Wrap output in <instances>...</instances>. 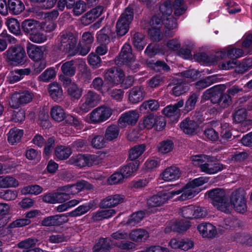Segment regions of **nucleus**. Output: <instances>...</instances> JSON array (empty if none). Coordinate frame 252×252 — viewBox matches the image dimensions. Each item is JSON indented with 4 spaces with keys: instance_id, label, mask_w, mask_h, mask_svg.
<instances>
[{
    "instance_id": "55",
    "label": "nucleus",
    "mask_w": 252,
    "mask_h": 252,
    "mask_svg": "<svg viewBox=\"0 0 252 252\" xmlns=\"http://www.w3.org/2000/svg\"><path fill=\"white\" fill-rule=\"evenodd\" d=\"M2 176V188H16L19 182L15 178L10 176Z\"/></svg>"
},
{
    "instance_id": "39",
    "label": "nucleus",
    "mask_w": 252,
    "mask_h": 252,
    "mask_svg": "<svg viewBox=\"0 0 252 252\" xmlns=\"http://www.w3.org/2000/svg\"><path fill=\"white\" fill-rule=\"evenodd\" d=\"M116 213L114 209L99 210L93 214L92 218L94 221H100L104 219H109Z\"/></svg>"
},
{
    "instance_id": "30",
    "label": "nucleus",
    "mask_w": 252,
    "mask_h": 252,
    "mask_svg": "<svg viewBox=\"0 0 252 252\" xmlns=\"http://www.w3.org/2000/svg\"><path fill=\"white\" fill-rule=\"evenodd\" d=\"M111 238H101L93 247L94 252H110Z\"/></svg>"
},
{
    "instance_id": "38",
    "label": "nucleus",
    "mask_w": 252,
    "mask_h": 252,
    "mask_svg": "<svg viewBox=\"0 0 252 252\" xmlns=\"http://www.w3.org/2000/svg\"><path fill=\"white\" fill-rule=\"evenodd\" d=\"M145 150L146 146L144 144H140L134 146L131 148L129 151L128 159L131 160V162L139 161L137 158Z\"/></svg>"
},
{
    "instance_id": "64",
    "label": "nucleus",
    "mask_w": 252,
    "mask_h": 252,
    "mask_svg": "<svg viewBox=\"0 0 252 252\" xmlns=\"http://www.w3.org/2000/svg\"><path fill=\"white\" fill-rule=\"evenodd\" d=\"M18 195V192L14 189H6L0 192V197L6 201H11L15 199Z\"/></svg>"
},
{
    "instance_id": "43",
    "label": "nucleus",
    "mask_w": 252,
    "mask_h": 252,
    "mask_svg": "<svg viewBox=\"0 0 252 252\" xmlns=\"http://www.w3.org/2000/svg\"><path fill=\"white\" fill-rule=\"evenodd\" d=\"M174 147V144L172 140L166 139L159 142L157 148L158 151L161 154H167L171 152Z\"/></svg>"
},
{
    "instance_id": "28",
    "label": "nucleus",
    "mask_w": 252,
    "mask_h": 252,
    "mask_svg": "<svg viewBox=\"0 0 252 252\" xmlns=\"http://www.w3.org/2000/svg\"><path fill=\"white\" fill-rule=\"evenodd\" d=\"M97 96L92 92H89L85 101L81 105L80 108L85 112H87L92 108L95 107L97 104Z\"/></svg>"
},
{
    "instance_id": "6",
    "label": "nucleus",
    "mask_w": 252,
    "mask_h": 252,
    "mask_svg": "<svg viewBox=\"0 0 252 252\" xmlns=\"http://www.w3.org/2000/svg\"><path fill=\"white\" fill-rule=\"evenodd\" d=\"M208 197L211 200L212 204L218 209L226 208L228 205V199L224 190L220 188H215L207 191Z\"/></svg>"
},
{
    "instance_id": "13",
    "label": "nucleus",
    "mask_w": 252,
    "mask_h": 252,
    "mask_svg": "<svg viewBox=\"0 0 252 252\" xmlns=\"http://www.w3.org/2000/svg\"><path fill=\"white\" fill-rule=\"evenodd\" d=\"M41 197L42 201L45 203L55 204L64 202L69 196L68 194L64 192H50L44 193Z\"/></svg>"
},
{
    "instance_id": "10",
    "label": "nucleus",
    "mask_w": 252,
    "mask_h": 252,
    "mask_svg": "<svg viewBox=\"0 0 252 252\" xmlns=\"http://www.w3.org/2000/svg\"><path fill=\"white\" fill-rule=\"evenodd\" d=\"M125 73L118 67H111L107 70L104 74V78L110 85H119L125 81Z\"/></svg>"
},
{
    "instance_id": "26",
    "label": "nucleus",
    "mask_w": 252,
    "mask_h": 252,
    "mask_svg": "<svg viewBox=\"0 0 252 252\" xmlns=\"http://www.w3.org/2000/svg\"><path fill=\"white\" fill-rule=\"evenodd\" d=\"M49 93L55 102H59L63 99V92L62 87L57 82H53L49 85Z\"/></svg>"
},
{
    "instance_id": "3",
    "label": "nucleus",
    "mask_w": 252,
    "mask_h": 252,
    "mask_svg": "<svg viewBox=\"0 0 252 252\" xmlns=\"http://www.w3.org/2000/svg\"><path fill=\"white\" fill-rule=\"evenodd\" d=\"M3 57L9 64L15 66L24 65L27 58L24 48L18 44L9 46Z\"/></svg>"
},
{
    "instance_id": "50",
    "label": "nucleus",
    "mask_w": 252,
    "mask_h": 252,
    "mask_svg": "<svg viewBox=\"0 0 252 252\" xmlns=\"http://www.w3.org/2000/svg\"><path fill=\"white\" fill-rule=\"evenodd\" d=\"M67 92L70 97L74 99H79L82 94V89L74 83L67 88Z\"/></svg>"
},
{
    "instance_id": "53",
    "label": "nucleus",
    "mask_w": 252,
    "mask_h": 252,
    "mask_svg": "<svg viewBox=\"0 0 252 252\" xmlns=\"http://www.w3.org/2000/svg\"><path fill=\"white\" fill-rule=\"evenodd\" d=\"M163 115L167 117L172 118L176 120L180 116V113L173 105H169L164 108L162 110Z\"/></svg>"
},
{
    "instance_id": "25",
    "label": "nucleus",
    "mask_w": 252,
    "mask_h": 252,
    "mask_svg": "<svg viewBox=\"0 0 252 252\" xmlns=\"http://www.w3.org/2000/svg\"><path fill=\"white\" fill-rule=\"evenodd\" d=\"M145 95L144 88L142 87L136 86L133 87L130 91L128 99L132 103H137L143 100Z\"/></svg>"
},
{
    "instance_id": "35",
    "label": "nucleus",
    "mask_w": 252,
    "mask_h": 252,
    "mask_svg": "<svg viewBox=\"0 0 252 252\" xmlns=\"http://www.w3.org/2000/svg\"><path fill=\"white\" fill-rule=\"evenodd\" d=\"M71 153V148L66 146H58L55 150V156L57 160L68 158Z\"/></svg>"
},
{
    "instance_id": "24",
    "label": "nucleus",
    "mask_w": 252,
    "mask_h": 252,
    "mask_svg": "<svg viewBox=\"0 0 252 252\" xmlns=\"http://www.w3.org/2000/svg\"><path fill=\"white\" fill-rule=\"evenodd\" d=\"M94 207V202L91 201L79 206L73 211L65 213V215L67 216V218L68 217H76L80 216L87 213Z\"/></svg>"
},
{
    "instance_id": "11",
    "label": "nucleus",
    "mask_w": 252,
    "mask_h": 252,
    "mask_svg": "<svg viewBox=\"0 0 252 252\" xmlns=\"http://www.w3.org/2000/svg\"><path fill=\"white\" fill-rule=\"evenodd\" d=\"M111 114L112 112L109 108L99 107L91 113L90 119L92 123L96 124L105 121Z\"/></svg>"
},
{
    "instance_id": "5",
    "label": "nucleus",
    "mask_w": 252,
    "mask_h": 252,
    "mask_svg": "<svg viewBox=\"0 0 252 252\" xmlns=\"http://www.w3.org/2000/svg\"><path fill=\"white\" fill-rule=\"evenodd\" d=\"M59 49L72 55L77 44V39L71 32H62L60 37ZM75 53H76L75 52Z\"/></svg>"
},
{
    "instance_id": "23",
    "label": "nucleus",
    "mask_w": 252,
    "mask_h": 252,
    "mask_svg": "<svg viewBox=\"0 0 252 252\" xmlns=\"http://www.w3.org/2000/svg\"><path fill=\"white\" fill-rule=\"evenodd\" d=\"M22 29L25 34L31 35V33L35 32L37 29H41L40 23L35 20L28 19L23 21L21 24Z\"/></svg>"
},
{
    "instance_id": "51",
    "label": "nucleus",
    "mask_w": 252,
    "mask_h": 252,
    "mask_svg": "<svg viewBox=\"0 0 252 252\" xmlns=\"http://www.w3.org/2000/svg\"><path fill=\"white\" fill-rule=\"evenodd\" d=\"M85 159V155L78 154L72 156L68 162L70 164H73L82 168L86 166Z\"/></svg>"
},
{
    "instance_id": "58",
    "label": "nucleus",
    "mask_w": 252,
    "mask_h": 252,
    "mask_svg": "<svg viewBox=\"0 0 252 252\" xmlns=\"http://www.w3.org/2000/svg\"><path fill=\"white\" fill-rule=\"evenodd\" d=\"M114 245L120 250L124 251L133 250L136 248V245L134 243L124 239L116 242Z\"/></svg>"
},
{
    "instance_id": "32",
    "label": "nucleus",
    "mask_w": 252,
    "mask_h": 252,
    "mask_svg": "<svg viewBox=\"0 0 252 252\" xmlns=\"http://www.w3.org/2000/svg\"><path fill=\"white\" fill-rule=\"evenodd\" d=\"M139 164V161H131L119 170L124 175V178H127L132 176L134 172L137 170Z\"/></svg>"
},
{
    "instance_id": "37",
    "label": "nucleus",
    "mask_w": 252,
    "mask_h": 252,
    "mask_svg": "<svg viewBox=\"0 0 252 252\" xmlns=\"http://www.w3.org/2000/svg\"><path fill=\"white\" fill-rule=\"evenodd\" d=\"M145 215L144 211H139L132 214L126 220H124V222L128 226H135L142 220Z\"/></svg>"
},
{
    "instance_id": "17",
    "label": "nucleus",
    "mask_w": 252,
    "mask_h": 252,
    "mask_svg": "<svg viewBox=\"0 0 252 252\" xmlns=\"http://www.w3.org/2000/svg\"><path fill=\"white\" fill-rule=\"evenodd\" d=\"M138 118L139 114L135 111H129L121 115L118 122L121 126H125L126 125L133 126L136 123Z\"/></svg>"
},
{
    "instance_id": "59",
    "label": "nucleus",
    "mask_w": 252,
    "mask_h": 252,
    "mask_svg": "<svg viewBox=\"0 0 252 252\" xmlns=\"http://www.w3.org/2000/svg\"><path fill=\"white\" fill-rule=\"evenodd\" d=\"M240 65V63L236 59H229L228 61L223 62L219 65L220 68L222 70H229Z\"/></svg>"
},
{
    "instance_id": "42",
    "label": "nucleus",
    "mask_w": 252,
    "mask_h": 252,
    "mask_svg": "<svg viewBox=\"0 0 252 252\" xmlns=\"http://www.w3.org/2000/svg\"><path fill=\"white\" fill-rule=\"evenodd\" d=\"M217 79V76L215 75L207 76L205 78L196 82L195 83V88L198 90L204 89L215 83Z\"/></svg>"
},
{
    "instance_id": "7",
    "label": "nucleus",
    "mask_w": 252,
    "mask_h": 252,
    "mask_svg": "<svg viewBox=\"0 0 252 252\" xmlns=\"http://www.w3.org/2000/svg\"><path fill=\"white\" fill-rule=\"evenodd\" d=\"M181 193L180 191L175 190L168 192H159L147 199V205L149 208L160 206L174 196Z\"/></svg>"
},
{
    "instance_id": "21",
    "label": "nucleus",
    "mask_w": 252,
    "mask_h": 252,
    "mask_svg": "<svg viewBox=\"0 0 252 252\" xmlns=\"http://www.w3.org/2000/svg\"><path fill=\"white\" fill-rule=\"evenodd\" d=\"M164 45L159 43H150L146 47L144 53L149 58H152L156 55H163L165 53Z\"/></svg>"
},
{
    "instance_id": "56",
    "label": "nucleus",
    "mask_w": 252,
    "mask_h": 252,
    "mask_svg": "<svg viewBox=\"0 0 252 252\" xmlns=\"http://www.w3.org/2000/svg\"><path fill=\"white\" fill-rule=\"evenodd\" d=\"M247 84L248 82L245 85V86H244L243 88H240L237 85H234L227 90L225 94H227L229 96H231V95L234 96L235 95H236V94H238L240 92H249L250 91L252 90V89L247 87Z\"/></svg>"
},
{
    "instance_id": "22",
    "label": "nucleus",
    "mask_w": 252,
    "mask_h": 252,
    "mask_svg": "<svg viewBox=\"0 0 252 252\" xmlns=\"http://www.w3.org/2000/svg\"><path fill=\"white\" fill-rule=\"evenodd\" d=\"M180 127L185 134L191 135L196 133L199 127L197 124L189 117L186 118L180 123Z\"/></svg>"
},
{
    "instance_id": "1",
    "label": "nucleus",
    "mask_w": 252,
    "mask_h": 252,
    "mask_svg": "<svg viewBox=\"0 0 252 252\" xmlns=\"http://www.w3.org/2000/svg\"><path fill=\"white\" fill-rule=\"evenodd\" d=\"M201 97L202 99L210 100L212 103L218 104L223 108L231 103V97L225 94L220 85H216L206 90Z\"/></svg>"
},
{
    "instance_id": "63",
    "label": "nucleus",
    "mask_w": 252,
    "mask_h": 252,
    "mask_svg": "<svg viewBox=\"0 0 252 252\" xmlns=\"http://www.w3.org/2000/svg\"><path fill=\"white\" fill-rule=\"evenodd\" d=\"M56 72L55 70L52 68H49L45 70L39 77L40 81L43 82H49L51 79L55 77Z\"/></svg>"
},
{
    "instance_id": "12",
    "label": "nucleus",
    "mask_w": 252,
    "mask_h": 252,
    "mask_svg": "<svg viewBox=\"0 0 252 252\" xmlns=\"http://www.w3.org/2000/svg\"><path fill=\"white\" fill-rule=\"evenodd\" d=\"M32 98V96L29 91L15 93L11 96L10 104L12 107L18 108L21 105L29 103Z\"/></svg>"
},
{
    "instance_id": "33",
    "label": "nucleus",
    "mask_w": 252,
    "mask_h": 252,
    "mask_svg": "<svg viewBox=\"0 0 252 252\" xmlns=\"http://www.w3.org/2000/svg\"><path fill=\"white\" fill-rule=\"evenodd\" d=\"M8 12L11 14L18 15L25 9V5L20 0H8Z\"/></svg>"
},
{
    "instance_id": "62",
    "label": "nucleus",
    "mask_w": 252,
    "mask_h": 252,
    "mask_svg": "<svg viewBox=\"0 0 252 252\" xmlns=\"http://www.w3.org/2000/svg\"><path fill=\"white\" fill-rule=\"evenodd\" d=\"M247 112L244 108H241L236 111L232 115L233 119L237 123L244 122L247 118Z\"/></svg>"
},
{
    "instance_id": "19",
    "label": "nucleus",
    "mask_w": 252,
    "mask_h": 252,
    "mask_svg": "<svg viewBox=\"0 0 252 252\" xmlns=\"http://www.w3.org/2000/svg\"><path fill=\"white\" fill-rule=\"evenodd\" d=\"M197 229L204 238H213L217 233L216 226L210 223H202L199 224Z\"/></svg>"
},
{
    "instance_id": "2",
    "label": "nucleus",
    "mask_w": 252,
    "mask_h": 252,
    "mask_svg": "<svg viewBox=\"0 0 252 252\" xmlns=\"http://www.w3.org/2000/svg\"><path fill=\"white\" fill-rule=\"evenodd\" d=\"M210 178L206 176H201L189 181L181 189L176 190L180 191L182 194L177 199L180 201H185L193 198L199 192L196 188L207 183Z\"/></svg>"
},
{
    "instance_id": "27",
    "label": "nucleus",
    "mask_w": 252,
    "mask_h": 252,
    "mask_svg": "<svg viewBox=\"0 0 252 252\" xmlns=\"http://www.w3.org/2000/svg\"><path fill=\"white\" fill-rule=\"evenodd\" d=\"M244 54L243 50L240 48H236L228 46L220 52V57L223 58L225 57L229 59H236L243 57Z\"/></svg>"
},
{
    "instance_id": "57",
    "label": "nucleus",
    "mask_w": 252,
    "mask_h": 252,
    "mask_svg": "<svg viewBox=\"0 0 252 252\" xmlns=\"http://www.w3.org/2000/svg\"><path fill=\"white\" fill-rule=\"evenodd\" d=\"M124 179V175L118 170L108 178L107 182L109 185H116L122 183Z\"/></svg>"
},
{
    "instance_id": "48",
    "label": "nucleus",
    "mask_w": 252,
    "mask_h": 252,
    "mask_svg": "<svg viewBox=\"0 0 252 252\" xmlns=\"http://www.w3.org/2000/svg\"><path fill=\"white\" fill-rule=\"evenodd\" d=\"M74 64V62L73 60L63 63L61 66V70L63 74L69 77L73 76L76 72V67Z\"/></svg>"
},
{
    "instance_id": "16",
    "label": "nucleus",
    "mask_w": 252,
    "mask_h": 252,
    "mask_svg": "<svg viewBox=\"0 0 252 252\" xmlns=\"http://www.w3.org/2000/svg\"><path fill=\"white\" fill-rule=\"evenodd\" d=\"M125 199L123 195L116 194L109 195L102 200L99 204L100 208L114 207L122 203Z\"/></svg>"
},
{
    "instance_id": "44",
    "label": "nucleus",
    "mask_w": 252,
    "mask_h": 252,
    "mask_svg": "<svg viewBox=\"0 0 252 252\" xmlns=\"http://www.w3.org/2000/svg\"><path fill=\"white\" fill-rule=\"evenodd\" d=\"M132 42L134 47L139 51H142L146 44L144 35L139 32L134 33Z\"/></svg>"
},
{
    "instance_id": "34",
    "label": "nucleus",
    "mask_w": 252,
    "mask_h": 252,
    "mask_svg": "<svg viewBox=\"0 0 252 252\" xmlns=\"http://www.w3.org/2000/svg\"><path fill=\"white\" fill-rule=\"evenodd\" d=\"M24 130L14 127L11 128L7 134V140L8 142L13 145L19 142L23 136Z\"/></svg>"
},
{
    "instance_id": "20",
    "label": "nucleus",
    "mask_w": 252,
    "mask_h": 252,
    "mask_svg": "<svg viewBox=\"0 0 252 252\" xmlns=\"http://www.w3.org/2000/svg\"><path fill=\"white\" fill-rule=\"evenodd\" d=\"M181 175L179 168L171 166L166 168L160 174V178L165 181H171L178 179Z\"/></svg>"
},
{
    "instance_id": "54",
    "label": "nucleus",
    "mask_w": 252,
    "mask_h": 252,
    "mask_svg": "<svg viewBox=\"0 0 252 252\" xmlns=\"http://www.w3.org/2000/svg\"><path fill=\"white\" fill-rule=\"evenodd\" d=\"M30 39L31 41L35 43H42L47 40L46 36L43 33L42 30L37 29V31L35 32L31 33Z\"/></svg>"
},
{
    "instance_id": "45",
    "label": "nucleus",
    "mask_w": 252,
    "mask_h": 252,
    "mask_svg": "<svg viewBox=\"0 0 252 252\" xmlns=\"http://www.w3.org/2000/svg\"><path fill=\"white\" fill-rule=\"evenodd\" d=\"M110 30L105 27L103 28L97 32L96 38L97 41L100 44L107 45L110 42V38L109 35Z\"/></svg>"
},
{
    "instance_id": "46",
    "label": "nucleus",
    "mask_w": 252,
    "mask_h": 252,
    "mask_svg": "<svg viewBox=\"0 0 252 252\" xmlns=\"http://www.w3.org/2000/svg\"><path fill=\"white\" fill-rule=\"evenodd\" d=\"M50 115L54 120L60 122L64 120L65 113L61 106H55L51 109Z\"/></svg>"
},
{
    "instance_id": "47",
    "label": "nucleus",
    "mask_w": 252,
    "mask_h": 252,
    "mask_svg": "<svg viewBox=\"0 0 252 252\" xmlns=\"http://www.w3.org/2000/svg\"><path fill=\"white\" fill-rule=\"evenodd\" d=\"M119 132V127L117 125H112L106 128L104 137L107 140L112 141L118 137Z\"/></svg>"
},
{
    "instance_id": "36",
    "label": "nucleus",
    "mask_w": 252,
    "mask_h": 252,
    "mask_svg": "<svg viewBox=\"0 0 252 252\" xmlns=\"http://www.w3.org/2000/svg\"><path fill=\"white\" fill-rule=\"evenodd\" d=\"M149 237L148 232L143 229L132 230L129 233V238L133 241L141 242L145 241Z\"/></svg>"
},
{
    "instance_id": "9",
    "label": "nucleus",
    "mask_w": 252,
    "mask_h": 252,
    "mask_svg": "<svg viewBox=\"0 0 252 252\" xmlns=\"http://www.w3.org/2000/svg\"><path fill=\"white\" fill-rule=\"evenodd\" d=\"M230 201L236 212L244 214L247 210L246 199L244 193L239 189L233 191L230 196Z\"/></svg>"
},
{
    "instance_id": "4",
    "label": "nucleus",
    "mask_w": 252,
    "mask_h": 252,
    "mask_svg": "<svg viewBox=\"0 0 252 252\" xmlns=\"http://www.w3.org/2000/svg\"><path fill=\"white\" fill-rule=\"evenodd\" d=\"M133 5L129 4L121 14L116 25V32L118 37L126 35L129 30V26L133 20Z\"/></svg>"
},
{
    "instance_id": "8",
    "label": "nucleus",
    "mask_w": 252,
    "mask_h": 252,
    "mask_svg": "<svg viewBox=\"0 0 252 252\" xmlns=\"http://www.w3.org/2000/svg\"><path fill=\"white\" fill-rule=\"evenodd\" d=\"M206 162L201 165V171L207 174L213 175L221 171L225 165L218 161L216 157L208 155Z\"/></svg>"
},
{
    "instance_id": "40",
    "label": "nucleus",
    "mask_w": 252,
    "mask_h": 252,
    "mask_svg": "<svg viewBox=\"0 0 252 252\" xmlns=\"http://www.w3.org/2000/svg\"><path fill=\"white\" fill-rule=\"evenodd\" d=\"M199 94L195 92L190 94L186 101L184 112L187 113L195 108L196 103L199 98Z\"/></svg>"
},
{
    "instance_id": "60",
    "label": "nucleus",
    "mask_w": 252,
    "mask_h": 252,
    "mask_svg": "<svg viewBox=\"0 0 252 252\" xmlns=\"http://www.w3.org/2000/svg\"><path fill=\"white\" fill-rule=\"evenodd\" d=\"M73 14L76 16L81 15L83 13L87 10L86 3L83 0L77 1L73 6Z\"/></svg>"
},
{
    "instance_id": "29",
    "label": "nucleus",
    "mask_w": 252,
    "mask_h": 252,
    "mask_svg": "<svg viewBox=\"0 0 252 252\" xmlns=\"http://www.w3.org/2000/svg\"><path fill=\"white\" fill-rule=\"evenodd\" d=\"M133 57L131 46L129 44H125L119 55V61L123 64H127L131 61Z\"/></svg>"
},
{
    "instance_id": "61",
    "label": "nucleus",
    "mask_w": 252,
    "mask_h": 252,
    "mask_svg": "<svg viewBox=\"0 0 252 252\" xmlns=\"http://www.w3.org/2000/svg\"><path fill=\"white\" fill-rule=\"evenodd\" d=\"M91 46L87 45L85 44H83V43H80L77 46V45L75 46V48L74 49V52L75 53H73L72 55L74 56L76 55H80L82 56L86 55L90 51Z\"/></svg>"
},
{
    "instance_id": "15",
    "label": "nucleus",
    "mask_w": 252,
    "mask_h": 252,
    "mask_svg": "<svg viewBox=\"0 0 252 252\" xmlns=\"http://www.w3.org/2000/svg\"><path fill=\"white\" fill-rule=\"evenodd\" d=\"M191 226L189 220L184 219L176 220L171 222L169 227L165 228V232H168V229H170L175 232L182 233L186 231Z\"/></svg>"
},
{
    "instance_id": "31",
    "label": "nucleus",
    "mask_w": 252,
    "mask_h": 252,
    "mask_svg": "<svg viewBox=\"0 0 252 252\" xmlns=\"http://www.w3.org/2000/svg\"><path fill=\"white\" fill-rule=\"evenodd\" d=\"M147 64L149 67L157 72L170 70V66L164 61L158 60L156 62L153 60L147 61Z\"/></svg>"
},
{
    "instance_id": "49",
    "label": "nucleus",
    "mask_w": 252,
    "mask_h": 252,
    "mask_svg": "<svg viewBox=\"0 0 252 252\" xmlns=\"http://www.w3.org/2000/svg\"><path fill=\"white\" fill-rule=\"evenodd\" d=\"M43 191V188L37 185H29L24 187L21 189V193L22 194H34L38 195Z\"/></svg>"
},
{
    "instance_id": "14",
    "label": "nucleus",
    "mask_w": 252,
    "mask_h": 252,
    "mask_svg": "<svg viewBox=\"0 0 252 252\" xmlns=\"http://www.w3.org/2000/svg\"><path fill=\"white\" fill-rule=\"evenodd\" d=\"M68 221L65 213L45 217L41 220V224L44 226H58Z\"/></svg>"
},
{
    "instance_id": "52",
    "label": "nucleus",
    "mask_w": 252,
    "mask_h": 252,
    "mask_svg": "<svg viewBox=\"0 0 252 252\" xmlns=\"http://www.w3.org/2000/svg\"><path fill=\"white\" fill-rule=\"evenodd\" d=\"M194 59L198 62L205 63H213L215 61V59L213 56H209L203 52L194 54Z\"/></svg>"
},
{
    "instance_id": "18",
    "label": "nucleus",
    "mask_w": 252,
    "mask_h": 252,
    "mask_svg": "<svg viewBox=\"0 0 252 252\" xmlns=\"http://www.w3.org/2000/svg\"><path fill=\"white\" fill-rule=\"evenodd\" d=\"M43 48L42 46L28 43L27 45V54L30 58L34 61L40 60L43 55Z\"/></svg>"
},
{
    "instance_id": "41",
    "label": "nucleus",
    "mask_w": 252,
    "mask_h": 252,
    "mask_svg": "<svg viewBox=\"0 0 252 252\" xmlns=\"http://www.w3.org/2000/svg\"><path fill=\"white\" fill-rule=\"evenodd\" d=\"M159 107V104L158 100L150 99L144 101L140 106V110L143 113H149V111H157Z\"/></svg>"
}]
</instances>
